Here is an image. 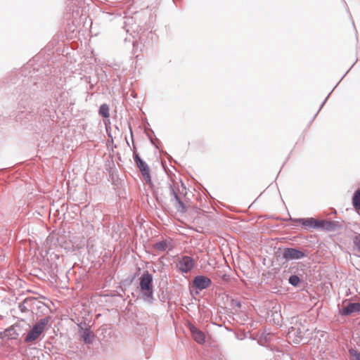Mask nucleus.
<instances>
[{"instance_id":"a211bd4d","label":"nucleus","mask_w":360,"mask_h":360,"mask_svg":"<svg viewBox=\"0 0 360 360\" xmlns=\"http://www.w3.org/2000/svg\"><path fill=\"white\" fill-rule=\"evenodd\" d=\"M354 243L358 250L360 251V235L355 236Z\"/></svg>"},{"instance_id":"2eb2a0df","label":"nucleus","mask_w":360,"mask_h":360,"mask_svg":"<svg viewBox=\"0 0 360 360\" xmlns=\"http://www.w3.org/2000/svg\"><path fill=\"white\" fill-rule=\"evenodd\" d=\"M99 114L105 118H108L110 117L109 107L107 104H103L101 105Z\"/></svg>"},{"instance_id":"6e6552de","label":"nucleus","mask_w":360,"mask_h":360,"mask_svg":"<svg viewBox=\"0 0 360 360\" xmlns=\"http://www.w3.org/2000/svg\"><path fill=\"white\" fill-rule=\"evenodd\" d=\"M193 283L195 288L201 290L208 288L211 284V281L204 276H198L195 278Z\"/></svg>"},{"instance_id":"aec40b11","label":"nucleus","mask_w":360,"mask_h":360,"mask_svg":"<svg viewBox=\"0 0 360 360\" xmlns=\"http://www.w3.org/2000/svg\"><path fill=\"white\" fill-rule=\"evenodd\" d=\"M352 360H360V353H357L356 352H354Z\"/></svg>"},{"instance_id":"f03ea898","label":"nucleus","mask_w":360,"mask_h":360,"mask_svg":"<svg viewBox=\"0 0 360 360\" xmlns=\"http://www.w3.org/2000/svg\"><path fill=\"white\" fill-rule=\"evenodd\" d=\"M141 290L146 299L152 298L153 290V276L148 272L144 274L140 278Z\"/></svg>"},{"instance_id":"ddd939ff","label":"nucleus","mask_w":360,"mask_h":360,"mask_svg":"<svg viewBox=\"0 0 360 360\" xmlns=\"http://www.w3.org/2000/svg\"><path fill=\"white\" fill-rule=\"evenodd\" d=\"M153 248L158 252H163L166 250L167 248H171V245L166 240H162L158 243H156L153 245Z\"/></svg>"},{"instance_id":"f8f14e48","label":"nucleus","mask_w":360,"mask_h":360,"mask_svg":"<svg viewBox=\"0 0 360 360\" xmlns=\"http://www.w3.org/2000/svg\"><path fill=\"white\" fill-rule=\"evenodd\" d=\"M2 335L9 339H16L18 336V333L13 326H11L3 332Z\"/></svg>"},{"instance_id":"20e7f679","label":"nucleus","mask_w":360,"mask_h":360,"mask_svg":"<svg viewBox=\"0 0 360 360\" xmlns=\"http://www.w3.org/2000/svg\"><path fill=\"white\" fill-rule=\"evenodd\" d=\"M304 335L305 332L301 330L300 328L292 327L288 333V338L289 341L299 343L304 339Z\"/></svg>"},{"instance_id":"f257e3e1","label":"nucleus","mask_w":360,"mask_h":360,"mask_svg":"<svg viewBox=\"0 0 360 360\" xmlns=\"http://www.w3.org/2000/svg\"><path fill=\"white\" fill-rule=\"evenodd\" d=\"M49 320L47 319H41L39 322H37L32 328V330L28 332L27 335L25 338V342H32L34 340H37L41 333L44 332Z\"/></svg>"},{"instance_id":"9b49d317","label":"nucleus","mask_w":360,"mask_h":360,"mask_svg":"<svg viewBox=\"0 0 360 360\" xmlns=\"http://www.w3.org/2000/svg\"><path fill=\"white\" fill-rule=\"evenodd\" d=\"M318 219L314 218H307L300 219V222L304 226L317 229L318 227Z\"/></svg>"},{"instance_id":"4468645a","label":"nucleus","mask_w":360,"mask_h":360,"mask_svg":"<svg viewBox=\"0 0 360 360\" xmlns=\"http://www.w3.org/2000/svg\"><path fill=\"white\" fill-rule=\"evenodd\" d=\"M352 203L356 210L360 209V189L357 190L353 196Z\"/></svg>"},{"instance_id":"f3484780","label":"nucleus","mask_w":360,"mask_h":360,"mask_svg":"<svg viewBox=\"0 0 360 360\" xmlns=\"http://www.w3.org/2000/svg\"><path fill=\"white\" fill-rule=\"evenodd\" d=\"M354 243L358 250L360 251V235L355 236Z\"/></svg>"},{"instance_id":"dca6fc26","label":"nucleus","mask_w":360,"mask_h":360,"mask_svg":"<svg viewBox=\"0 0 360 360\" xmlns=\"http://www.w3.org/2000/svg\"><path fill=\"white\" fill-rule=\"evenodd\" d=\"M300 281V278L297 276H291L289 278L290 283L294 286H297Z\"/></svg>"},{"instance_id":"7ed1b4c3","label":"nucleus","mask_w":360,"mask_h":360,"mask_svg":"<svg viewBox=\"0 0 360 360\" xmlns=\"http://www.w3.org/2000/svg\"><path fill=\"white\" fill-rule=\"evenodd\" d=\"M134 160L137 165V167L140 169L145 181L147 183H150L151 179L150 174V169L148 165L140 158L138 154L135 155Z\"/></svg>"},{"instance_id":"0eeeda50","label":"nucleus","mask_w":360,"mask_h":360,"mask_svg":"<svg viewBox=\"0 0 360 360\" xmlns=\"http://www.w3.org/2000/svg\"><path fill=\"white\" fill-rule=\"evenodd\" d=\"M338 222L330 220H319L317 229L326 231H332L338 227Z\"/></svg>"},{"instance_id":"1a4fd4ad","label":"nucleus","mask_w":360,"mask_h":360,"mask_svg":"<svg viewBox=\"0 0 360 360\" xmlns=\"http://www.w3.org/2000/svg\"><path fill=\"white\" fill-rule=\"evenodd\" d=\"M189 328L193 340L198 344H204L205 342V333L192 325L190 326Z\"/></svg>"},{"instance_id":"39448f33","label":"nucleus","mask_w":360,"mask_h":360,"mask_svg":"<svg viewBox=\"0 0 360 360\" xmlns=\"http://www.w3.org/2000/svg\"><path fill=\"white\" fill-rule=\"evenodd\" d=\"M305 256L304 252L295 248H286L283 251V257L286 259H298Z\"/></svg>"},{"instance_id":"9d476101","label":"nucleus","mask_w":360,"mask_h":360,"mask_svg":"<svg viewBox=\"0 0 360 360\" xmlns=\"http://www.w3.org/2000/svg\"><path fill=\"white\" fill-rule=\"evenodd\" d=\"M360 312V303H349L347 306L344 307L341 311L340 314L343 316H349L354 313H359Z\"/></svg>"},{"instance_id":"6ab92c4d","label":"nucleus","mask_w":360,"mask_h":360,"mask_svg":"<svg viewBox=\"0 0 360 360\" xmlns=\"http://www.w3.org/2000/svg\"><path fill=\"white\" fill-rule=\"evenodd\" d=\"M85 333H86L85 335H84V340L86 342H91V338L92 336L91 333L86 332Z\"/></svg>"},{"instance_id":"412c9836","label":"nucleus","mask_w":360,"mask_h":360,"mask_svg":"<svg viewBox=\"0 0 360 360\" xmlns=\"http://www.w3.org/2000/svg\"><path fill=\"white\" fill-rule=\"evenodd\" d=\"M174 195H175V198H176V200L179 202V205H182V203H181V202L179 200V197L177 196V195H176V193H174Z\"/></svg>"},{"instance_id":"423d86ee","label":"nucleus","mask_w":360,"mask_h":360,"mask_svg":"<svg viewBox=\"0 0 360 360\" xmlns=\"http://www.w3.org/2000/svg\"><path fill=\"white\" fill-rule=\"evenodd\" d=\"M195 260L188 257L184 256L179 259L177 267L179 270H191L194 267Z\"/></svg>"}]
</instances>
